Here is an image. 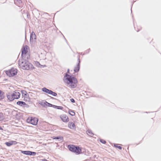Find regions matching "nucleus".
<instances>
[{
    "instance_id": "1",
    "label": "nucleus",
    "mask_w": 161,
    "mask_h": 161,
    "mask_svg": "<svg viewBox=\"0 0 161 161\" xmlns=\"http://www.w3.org/2000/svg\"><path fill=\"white\" fill-rule=\"evenodd\" d=\"M64 80L65 83L69 85L70 87L74 88L76 87L77 80L72 76L66 74L64 77Z\"/></svg>"
},
{
    "instance_id": "2",
    "label": "nucleus",
    "mask_w": 161,
    "mask_h": 161,
    "mask_svg": "<svg viewBox=\"0 0 161 161\" xmlns=\"http://www.w3.org/2000/svg\"><path fill=\"white\" fill-rule=\"evenodd\" d=\"M19 65L21 68L24 70H31L34 68L32 64L23 58L19 61Z\"/></svg>"
},
{
    "instance_id": "3",
    "label": "nucleus",
    "mask_w": 161,
    "mask_h": 161,
    "mask_svg": "<svg viewBox=\"0 0 161 161\" xmlns=\"http://www.w3.org/2000/svg\"><path fill=\"white\" fill-rule=\"evenodd\" d=\"M17 73V70L14 68H11L10 70L6 71V74L9 76H13L15 75Z\"/></svg>"
},
{
    "instance_id": "4",
    "label": "nucleus",
    "mask_w": 161,
    "mask_h": 161,
    "mask_svg": "<svg viewBox=\"0 0 161 161\" xmlns=\"http://www.w3.org/2000/svg\"><path fill=\"white\" fill-rule=\"evenodd\" d=\"M38 119L36 118L29 117L27 119V122L34 125H36L37 124Z\"/></svg>"
},
{
    "instance_id": "5",
    "label": "nucleus",
    "mask_w": 161,
    "mask_h": 161,
    "mask_svg": "<svg viewBox=\"0 0 161 161\" xmlns=\"http://www.w3.org/2000/svg\"><path fill=\"white\" fill-rule=\"evenodd\" d=\"M12 94L14 95V99H18L20 97V93L18 91L16 90L12 92Z\"/></svg>"
},
{
    "instance_id": "6",
    "label": "nucleus",
    "mask_w": 161,
    "mask_h": 161,
    "mask_svg": "<svg viewBox=\"0 0 161 161\" xmlns=\"http://www.w3.org/2000/svg\"><path fill=\"white\" fill-rule=\"evenodd\" d=\"M60 117L61 120L64 122H67L69 121V118L65 114L61 115Z\"/></svg>"
},
{
    "instance_id": "7",
    "label": "nucleus",
    "mask_w": 161,
    "mask_h": 161,
    "mask_svg": "<svg viewBox=\"0 0 161 161\" xmlns=\"http://www.w3.org/2000/svg\"><path fill=\"white\" fill-rule=\"evenodd\" d=\"M78 61L79 63L76 66L75 68V69L74 70V71L75 72H78L79 71L80 69V61L79 58H78Z\"/></svg>"
},
{
    "instance_id": "8",
    "label": "nucleus",
    "mask_w": 161,
    "mask_h": 161,
    "mask_svg": "<svg viewBox=\"0 0 161 161\" xmlns=\"http://www.w3.org/2000/svg\"><path fill=\"white\" fill-rule=\"evenodd\" d=\"M13 96L12 93H9L7 95V97L10 101H12L15 99Z\"/></svg>"
},
{
    "instance_id": "9",
    "label": "nucleus",
    "mask_w": 161,
    "mask_h": 161,
    "mask_svg": "<svg viewBox=\"0 0 161 161\" xmlns=\"http://www.w3.org/2000/svg\"><path fill=\"white\" fill-rule=\"evenodd\" d=\"M17 142L16 141H11L6 142L5 144L8 146H10L13 144H16Z\"/></svg>"
},
{
    "instance_id": "10",
    "label": "nucleus",
    "mask_w": 161,
    "mask_h": 161,
    "mask_svg": "<svg viewBox=\"0 0 161 161\" xmlns=\"http://www.w3.org/2000/svg\"><path fill=\"white\" fill-rule=\"evenodd\" d=\"M39 104L44 107L46 108L47 102L46 101H42L39 103Z\"/></svg>"
},
{
    "instance_id": "11",
    "label": "nucleus",
    "mask_w": 161,
    "mask_h": 161,
    "mask_svg": "<svg viewBox=\"0 0 161 161\" xmlns=\"http://www.w3.org/2000/svg\"><path fill=\"white\" fill-rule=\"evenodd\" d=\"M68 126L70 128L72 129L75 128V126L74 123L71 122L69 123Z\"/></svg>"
},
{
    "instance_id": "12",
    "label": "nucleus",
    "mask_w": 161,
    "mask_h": 161,
    "mask_svg": "<svg viewBox=\"0 0 161 161\" xmlns=\"http://www.w3.org/2000/svg\"><path fill=\"white\" fill-rule=\"evenodd\" d=\"M16 103L17 105L21 106H25L26 105L25 103L23 101H18Z\"/></svg>"
},
{
    "instance_id": "13",
    "label": "nucleus",
    "mask_w": 161,
    "mask_h": 161,
    "mask_svg": "<svg viewBox=\"0 0 161 161\" xmlns=\"http://www.w3.org/2000/svg\"><path fill=\"white\" fill-rule=\"evenodd\" d=\"M42 90L43 92H45L46 93H48L49 94H50V93L51 92V90L47 89L45 87L43 88L42 89Z\"/></svg>"
},
{
    "instance_id": "14",
    "label": "nucleus",
    "mask_w": 161,
    "mask_h": 161,
    "mask_svg": "<svg viewBox=\"0 0 161 161\" xmlns=\"http://www.w3.org/2000/svg\"><path fill=\"white\" fill-rule=\"evenodd\" d=\"M81 151V149L79 147H76L74 152L77 154H79Z\"/></svg>"
},
{
    "instance_id": "15",
    "label": "nucleus",
    "mask_w": 161,
    "mask_h": 161,
    "mask_svg": "<svg viewBox=\"0 0 161 161\" xmlns=\"http://www.w3.org/2000/svg\"><path fill=\"white\" fill-rule=\"evenodd\" d=\"M24 100L27 101H30V98L29 97V95L28 94H26L25 96H24Z\"/></svg>"
},
{
    "instance_id": "16",
    "label": "nucleus",
    "mask_w": 161,
    "mask_h": 161,
    "mask_svg": "<svg viewBox=\"0 0 161 161\" xmlns=\"http://www.w3.org/2000/svg\"><path fill=\"white\" fill-rule=\"evenodd\" d=\"M36 35L33 32H32L30 35V41L33 40V39H35Z\"/></svg>"
},
{
    "instance_id": "17",
    "label": "nucleus",
    "mask_w": 161,
    "mask_h": 161,
    "mask_svg": "<svg viewBox=\"0 0 161 161\" xmlns=\"http://www.w3.org/2000/svg\"><path fill=\"white\" fill-rule=\"evenodd\" d=\"M75 147H75L74 145H72L70 146L69 148V149L70 151L73 152H74L75 151Z\"/></svg>"
},
{
    "instance_id": "18",
    "label": "nucleus",
    "mask_w": 161,
    "mask_h": 161,
    "mask_svg": "<svg viewBox=\"0 0 161 161\" xmlns=\"http://www.w3.org/2000/svg\"><path fill=\"white\" fill-rule=\"evenodd\" d=\"M86 133L88 135L91 136H92L94 135L92 131L89 130H87Z\"/></svg>"
},
{
    "instance_id": "19",
    "label": "nucleus",
    "mask_w": 161,
    "mask_h": 161,
    "mask_svg": "<svg viewBox=\"0 0 161 161\" xmlns=\"http://www.w3.org/2000/svg\"><path fill=\"white\" fill-rule=\"evenodd\" d=\"M26 52L25 50V48H24L22 52L21 56H22V58H23L25 56L26 54Z\"/></svg>"
},
{
    "instance_id": "20",
    "label": "nucleus",
    "mask_w": 161,
    "mask_h": 161,
    "mask_svg": "<svg viewBox=\"0 0 161 161\" xmlns=\"http://www.w3.org/2000/svg\"><path fill=\"white\" fill-rule=\"evenodd\" d=\"M4 93L0 90V100H1L4 98Z\"/></svg>"
},
{
    "instance_id": "21",
    "label": "nucleus",
    "mask_w": 161,
    "mask_h": 161,
    "mask_svg": "<svg viewBox=\"0 0 161 161\" xmlns=\"http://www.w3.org/2000/svg\"><path fill=\"white\" fill-rule=\"evenodd\" d=\"M15 3L17 5H19L21 3V1L20 0H14Z\"/></svg>"
},
{
    "instance_id": "22",
    "label": "nucleus",
    "mask_w": 161,
    "mask_h": 161,
    "mask_svg": "<svg viewBox=\"0 0 161 161\" xmlns=\"http://www.w3.org/2000/svg\"><path fill=\"white\" fill-rule=\"evenodd\" d=\"M53 106V107L55 108L56 107H57L56 106H55L54 105H53V104H50V103H49L47 102V105H46V107H51Z\"/></svg>"
},
{
    "instance_id": "23",
    "label": "nucleus",
    "mask_w": 161,
    "mask_h": 161,
    "mask_svg": "<svg viewBox=\"0 0 161 161\" xmlns=\"http://www.w3.org/2000/svg\"><path fill=\"white\" fill-rule=\"evenodd\" d=\"M51 94L52 96H56L57 95V94L55 92H53V91H51V92L49 94Z\"/></svg>"
},
{
    "instance_id": "24",
    "label": "nucleus",
    "mask_w": 161,
    "mask_h": 161,
    "mask_svg": "<svg viewBox=\"0 0 161 161\" xmlns=\"http://www.w3.org/2000/svg\"><path fill=\"white\" fill-rule=\"evenodd\" d=\"M69 114L72 116L74 115H75V113L73 111L70 110L69 111Z\"/></svg>"
},
{
    "instance_id": "25",
    "label": "nucleus",
    "mask_w": 161,
    "mask_h": 161,
    "mask_svg": "<svg viewBox=\"0 0 161 161\" xmlns=\"http://www.w3.org/2000/svg\"><path fill=\"white\" fill-rule=\"evenodd\" d=\"M29 152L30 151H22L21 152L25 154L29 155Z\"/></svg>"
},
{
    "instance_id": "26",
    "label": "nucleus",
    "mask_w": 161,
    "mask_h": 161,
    "mask_svg": "<svg viewBox=\"0 0 161 161\" xmlns=\"http://www.w3.org/2000/svg\"><path fill=\"white\" fill-rule=\"evenodd\" d=\"M29 155H30L34 156V155H36V154L35 152H31L30 151L29 152Z\"/></svg>"
},
{
    "instance_id": "27",
    "label": "nucleus",
    "mask_w": 161,
    "mask_h": 161,
    "mask_svg": "<svg viewBox=\"0 0 161 161\" xmlns=\"http://www.w3.org/2000/svg\"><path fill=\"white\" fill-rule=\"evenodd\" d=\"M114 146L117 148H118L119 149H122L121 147L120 146H118V144H114Z\"/></svg>"
},
{
    "instance_id": "28",
    "label": "nucleus",
    "mask_w": 161,
    "mask_h": 161,
    "mask_svg": "<svg viewBox=\"0 0 161 161\" xmlns=\"http://www.w3.org/2000/svg\"><path fill=\"white\" fill-rule=\"evenodd\" d=\"M22 95L23 96H25L26 94H27L26 92L24 90L22 91Z\"/></svg>"
},
{
    "instance_id": "29",
    "label": "nucleus",
    "mask_w": 161,
    "mask_h": 161,
    "mask_svg": "<svg viewBox=\"0 0 161 161\" xmlns=\"http://www.w3.org/2000/svg\"><path fill=\"white\" fill-rule=\"evenodd\" d=\"M3 119V115L2 113H0V120Z\"/></svg>"
},
{
    "instance_id": "30",
    "label": "nucleus",
    "mask_w": 161,
    "mask_h": 161,
    "mask_svg": "<svg viewBox=\"0 0 161 161\" xmlns=\"http://www.w3.org/2000/svg\"><path fill=\"white\" fill-rule=\"evenodd\" d=\"M54 139H60V140H61L63 139V137H61L58 136V137H55Z\"/></svg>"
},
{
    "instance_id": "31",
    "label": "nucleus",
    "mask_w": 161,
    "mask_h": 161,
    "mask_svg": "<svg viewBox=\"0 0 161 161\" xmlns=\"http://www.w3.org/2000/svg\"><path fill=\"white\" fill-rule=\"evenodd\" d=\"M100 142L103 143V144H105L106 142L105 141L103 140V139H100Z\"/></svg>"
},
{
    "instance_id": "32",
    "label": "nucleus",
    "mask_w": 161,
    "mask_h": 161,
    "mask_svg": "<svg viewBox=\"0 0 161 161\" xmlns=\"http://www.w3.org/2000/svg\"><path fill=\"white\" fill-rule=\"evenodd\" d=\"M70 100L71 102L73 103H75V100L73 98L70 99Z\"/></svg>"
},
{
    "instance_id": "33",
    "label": "nucleus",
    "mask_w": 161,
    "mask_h": 161,
    "mask_svg": "<svg viewBox=\"0 0 161 161\" xmlns=\"http://www.w3.org/2000/svg\"><path fill=\"white\" fill-rule=\"evenodd\" d=\"M36 66L38 67H40V64H39V63L38 62H37L36 63Z\"/></svg>"
},
{
    "instance_id": "34",
    "label": "nucleus",
    "mask_w": 161,
    "mask_h": 161,
    "mask_svg": "<svg viewBox=\"0 0 161 161\" xmlns=\"http://www.w3.org/2000/svg\"><path fill=\"white\" fill-rule=\"evenodd\" d=\"M90 49H89L86 52V53H88L90 52Z\"/></svg>"
},
{
    "instance_id": "35",
    "label": "nucleus",
    "mask_w": 161,
    "mask_h": 161,
    "mask_svg": "<svg viewBox=\"0 0 161 161\" xmlns=\"http://www.w3.org/2000/svg\"><path fill=\"white\" fill-rule=\"evenodd\" d=\"M58 107H59V108H58V109H61L62 108V107L61 106H57Z\"/></svg>"
},
{
    "instance_id": "36",
    "label": "nucleus",
    "mask_w": 161,
    "mask_h": 161,
    "mask_svg": "<svg viewBox=\"0 0 161 161\" xmlns=\"http://www.w3.org/2000/svg\"><path fill=\"white\" fill-rule=\"evenodd\" d=\"M0 130H3V129L1 126H0Z\"/></svg>"
},
{
    "instance_id": "37",
    "label": "nucleus",
    "mask_w": 161,
    "mask_h": 161,
    "mask_svg": "<svg viewBox=\"0 0 161 161\" xmlns=\"http://www.w3.org/2000/svg\"><path fill=\"white\" fill-rule=\"evenodd\" d=\"M43 161H48L46 159H44L43 160Z\"/></svg>"
},
{
    "instance_id": "38",
    "label": "nucleus",
    "mask_w": 161,
    "mask_h": 161,
    "mask_svg": "<svg viewBox=\"0 0 161 161\" xmlns=\"http://www.w3.org/2000/svg\"><path fill=\"white\" fill-rule=\"evenodd\" d=\"M69 69H68V72H69Z\"/></svg>"
},
{
    "instance_id": "39",
    "label": "nucleus",
    "mask_w": 161,
    "mask_h": 161,
    "mask_svg": "<svg viewBox=\"0 0 161 161\" xmlns=\"http://www.w3.org/2000/svg\"><path fill=\"white\" fill-rule=\"evenodd\" d=\"M0 161H1L0 160Z\"/></svg>"
}]
</instances>
